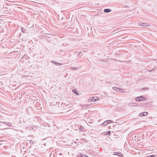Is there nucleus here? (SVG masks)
I'll list each match as a JSON object with an SVG mask.
<instances>
[{
	"label": "nucleus",
	"instance_id": "nucleus-14",
	"mask_svg": "<svg viewBox=\"0 0 157 157\" xmlns=\"http://www.w3.org/2000/svg\"><path fill=\"white\" fill-rule=\"evenodd\" d=\"M54 64L55 65H63L62 63H59L58 62H55Z\"/></svg>",
	"mask_w": 157,
	"mask_h": 157
},
{
	"label": "nucleus",
	"instance_id": "nucleus-31",
	"mask_svg": "<svg viewBox=\"0 0 157 157\" xmlns=\"http://www.w3.org/2000/svg\"><path fill=\"white\" fill-rule=\"evenodd\" d=\"M46 142V141H44V142Z\"/></svg>",
	"mask_w": 157,
	"mask_h": 157
},
{
	"label": "nucleus",
	"instance_id": "nucleus-15",
	"mask_svg": "<svg viewBox=\"0 0 157 157\" xmlns=\"http://www.w3.org/2000/svg\"><path fill=\"white\" fill-rule=\"evenodd\" d=\"M21 31L22 32V33H25V29L24 28L21 27Z\"/></svg>",
	"mask_w": 157,
	"mask_h": 157
},
{
	"label": "nucleus",
	"instance_id": "nucleus-3",
	"mask_svg": "<svg viewBox=\"0 0 157 157\" xmlns=\"http://www.w3.org/2000/svg\"><path fill=\"white\" fill-rule=\"evenodd\" d=\"M139 24L140 25H142L143 26L147 27L149 26V24L146 23L140 22Z\"/></svg>",
	"mask_w": 157,
	"mask_h": 157
},
{
	"label": "nucleus",
	"instance_id": "nucleus-4",
	"mask_svg": "<svg viewBox=\"0 0 157 157\" xmlns=\"http://www.w3.org/2000/svg\"><path fill=\"white\" fill-rule=\"evenodd\" d=\"M32 110V109L31 107L27 108L26 110L27 113H28V115H29L31 113Z\"/></svg>",
	"mask_w": 157,
	"mask_h": 157
},
{
	"label": "nucleus",
	"instance_id": "nucleus-22",
	"mask_svg": "<svg viewBox=\"0 0 157 157\" xmlns=\"http://www.w3.org/2000/svg\"><path fill=\"white\" fill-rule=\"evenodd\" d=\"M155 155H151L147 156V157H155Z\"/></svg>",
	"mask_w": 157,
	"mask_h": 157
},
{
	"label": "nucleus",
	"instance_id": "nucleus-28",
	"mask_svg": "<svg viewBox=\"0 0 157 157\" xmlns=\"http://www.w3.org/2000/svg\"><path fill=\"white\" fill-rule=\"evenodd\" d=\"M40 22H41V21H42V19H41V18H40Z\"/></svg>",
	"mask_w": 157,
	"mask_h": 157
},
{
	"label": "nucleus",
	"instance_id": "nucleus-19",
	"mask_svg": "<svg viewBox=\"0 0 157 157\" xmlns=\"http://www.w3.org/2000/svg\"><path fill=\"white\" fill-rule=\"evenodd\" d=\"M81 140L82 141V143H83V142H85L86 141V140L85 139H82Z\"/></svg>",
	"mask_w": 157,
	"mask_h": 157
},
{
	"label": "nucleus",
	"instance_id": "nucleus-20",
	"mask_svg": "<svg viewBox=\"0 0 157 157\" xmlns=\"http://www.w3.org/2000/svg\"><path fill=\"white\" fill-rule=\"evenodd\" d=\"M71 69L72 70H76L77 69V68L76 67H71Z\"/></svg>",
	"mask_w": 157,
	"mask_h": 157
},
{
	"label": "nucleus",
	"instance_id": "nucleus-16",
	"mask_svg": "<svg viewBox=\"0 0 157 157\" xmlns=\"http://www.w3.org/2000/svg\"><path fill=\"white\" fill-rule=\"evenodd\" d=\"M136 100L137 101H140V96L137 97L136 99Z\"/></svg>",
	"mask_w": 157,
	"mask_h": 157
},
{
	"label": "nucleus",
	"instance_id": "nucleus-26",
	"mask_svg": "<svg viewBox=\"0 0 157 157\" xmlns=\"http://www.w3.org/2000/svg\"><path fill=\"white\" fill-rule=\"evenodd\" d=\"M156 68L155 67H154L153 69H152L153 71H154V70H155L156 69Z\"/></svg>",
	"mask_w": 157,
	"mask_h": 157
},
{
	"label": "nucleus",
	"instance_id": "nucleus-30",
	"mask_svg": "<svg viewBox=\"0 0 157 157\" xmlns=\"http://www.w3.org/2000/svg\"><path fill=\"white\" fill-rule=\"evenodd\" d=\"M41 18H42L43 20H44V19L42 17H41Z\"/></svg>",
	"mask_w": 157,
	"mask_h": 157
},
{
	"label": "nucleus",
	"instance_id": "nucleus-8",
	"mask_svg": "<svg viewBox=\"0 0 157 157\" xmlns=\"http://www.w3.org/2000/svg\"><path fill=\"white\" fill-rule=\"evenodd\" d=\"M114 155H117L119 157H122L123 156V155L121 153H118V152H116Z\"/></svg>",
	"mask_w": 157,
	"mask_h": 157
},
{
	"label": "nucleus",
	"instance_id": "nucleus-2",
	"mask_svg": "<svg viewBox=\"0 0 157 157\" xmlns=\"http://www.w3.org/2000/svg\"><path fill=\"white\" fill-rule=\"evenodd\" d=\"M113 123V121L111 120H106L102 123L101 125L103 126H105L108 124Z\"/></svg>",
	"mask_w": 157,
	"mask_h": 157
},
{
	"label": "nucleus",
	"instance_id": "nucleus-18",
	"mask_svg": "<svg viewBox=\"0 0 157 157\" xmlns=\"http://www.w3.org/2000/svg\"><path fill=\"white\" fill-rule=\"evenodd\" d=\"M81 52H80L79 53H78V54L77 56H79L80 57H81V56H82V54H81Z\"/></svg>",
	"mask_w": 157,
	"mask_h": 157
},
{
	"label": "nucleus",
	"instance_id": "nucleus-17",
	"mask_svg": "<svg viewBox=\"0 0 157 157\" xmlns=\"http://www.w3.org/2000/svg\"><path fill=\"white\" fill-rule=\"evenodd\" d=\"M83 129H84V128H83V127L82 126H81L79 128V130L81 131H83Z\"/></svg>",
	"mask_w": 157,
	"mask_h": 157
},
{
	"label": "nucleus",
	"instance_id": "nucleus-6",
	"mask_svg": "<svg viewBox=\"0 0 157 157\" xmlns=\"http://www.w3.org/2000/svg\"><path fill=\"white\" fill-rule=\"evenodd\" d=\"M148 114V113L147 112H143V113H140V114H139V116H146Z\"/></svg>",
	"mask_w": 157,
	"mask_h": 157
},
{
	"label": "nucleus",
	"instance_id": "nucleus-11",
	"mask_svg": "<svg viewBox=\"0 0 157 157\" xmlns=\"http://www.w3.org/2000/svg\"><path fill=\"white\" fill-rule=\"evenodd\" d=\"M146 99V98H144L143 96H140V101H145Z\"/></svg>",
	"mask_w": 157,
	"mask_h": 157
},
{
	"label": "nucleus",
	"instance_id": "nucleus-9",
	"mask_svg": "<svg viewBox=\"0 0 157 157\" xmlns=\"http://www.w3.org/2000/svg\"><path fill=\"white\" fill-rule=\"evenodd\" d=\"M111 10L110 9H106L104 10V11L105 13H108L110 12Z\"/></svg>",
	"mask_w": 157,
	"mask_h": 157
},
{
	"label": "nucleus",
	"instance_id": "nucleus-13",
	"mask_svg": "<svg viewBox=\"0 0 157 157\" xmlns=\"http://www.w3.org/2000/svg\"><path fill=\"white\" fill-rule=\"evenodd\" d=\"M80 155L81 157H88L87 155H84L83 153L80 154Z\"/></svg>",
	"mask_w": 157,
	"mask_h": 157
},
{
	"label": "nucleus",
	"instance_id": "nucleus-7",
	"mask_svg": "<svg viewBox=\"0 0 157 157\" xmlns=\"http://www.w3.org/2000/svg\"><path fill=\"white\" fill-rule=\"evenodd\" d=\"M131 106H138V105L136 103H131L129 104V105Z\"/></svg>",
	"mask_w": 157,
	"mask_h": 157
},
{
	"label": "nucleus",
	"instance_id": "nucleus-27",
	"mask_svg": "<svg viewBox=\"0 0 157 157\" xmlns=\"http://www.w3.org/2000/svg\"><path fill=\"white\" fill-rule=\"evenodd\" d=\"M152 71H153L152 69H150V70L149 71V72H151Z\"/></svg>",
	"mask_w": 157,
	"mask_h": 157
},
{
	"label": "nucleus",
	"instance_id": "nucleus-12",
	"mask_svg": "<svg viewBox=\"0 0 157 157\" xmlns=\"http://www.w3.org/2000/svg\"><path fill=\"white\" fill-rule=\"evenodd\" d=\"M73 91L76 95H79V93H78V92H77V90L76 89H74V90H73Z\"/></svg>",
	"mask_w": 157,
	"mask_h": 157
},
{
	"label": "nucleus",
	"instance_id": "nucleus-5",
	"mask_svg": "<svg viewBox=\"0 0 157 157\" xmlns=\"http://www.w3.org/2000/svg\"><path fill=\"white\" fill-rule=\"evenodd\" d=\"M99 99V98L96 96L95 97H93L92 99H90V100H92V101H96L98 100Z\"/></svg>",
	"mask_w": 157,
	"mask_h": 157
},
{
	"label": "nucleus",
	"instance_id": "nucleus-1",
	"mask_svg": "<svg viewBox=\"0 0 157 157\" xmlns=\"http://www.w3.org/2000/svg\"><path fill=\"white\" fill-rule=\"evenodd\" d=\"M48 127L45 125H41L40 126V132H41V133L42 134H43V132L44 133H46L48 130Z\"/></svg>",
	"mask_w": 157,
	"mask_h": 157
},
{
	"label": "nucleus",
	"instance_id": "nucleus-29",
	"mask_svg": "<svg viewBox=\"0 0 157 157\" xmlns=\"http://www.w3.org/2000/svg\"><path fill=\"white\" fill-rule=\"evenodd\" d=\"M33 129V128H32V127H31V128H30V129H31H31Z\"/></svg>",
	"mask_w": 157,
	"mask_h": 157
},
{
	"label": "nucleus",
	"instance_id": "nucleus-21",
	"mask_svg": "<svg viewBox=\"0 0 157 157\" xmlns=\"http://www.w3.org/2000/svg\"><path fill=\"white\" fill-rule=\"evenodd\" d=\"M43 142H41V145L42 146L43 145ZM43 145H44V146H46V143H44V144H43Z\"/></svg>",
	"mask_w": 157,
	"mask_h": 157
},
{
	"label": "nucleus",
	"instance_id": "nucleus-10",
	"mask_svg": "<svg viewBox=\"0 0 157 157\" xmlns=\"http://www.w3.org/2000/svg\"><path fill=\"white\" fill-rule=\"evenodd\" d=\"M111 132L110 131H109L107 132H105L103 133V135H109L110 134Z\"/></svg>",
	"mask_w": 157,
	"mask_h": 157
},
{
	"label": "nucleus",
	"instance_id": "nucleus-25",
	"mask_svg": "<svg viewBox=\"0 0 157 157\" xmlns=\"http://www.w3.org/2000/svg\"><path fill=\"white\" fill-rule=\"evenodd\" d=\"M51 63H55V61H51Z\"/></svg>",
	"mask_w": 157,
	"mask_h": 157
},
{
	"label": "nucleus",
	"instance_id": "nucleus-24",
	"mask_svg": "<svg viewBox=\"0 0 157 157\" xmlns=\"http://www.w3.org/2000/svg\"><path fill=\"white\" fill-rule=\"evenodd\" d=\"M117 88V87H113V90H116V89Z\"/></svg>",
	"mask_w": 157,
	"mask_h": 157
},
{
	"label": "nucleus",
	"instance_id": "nucleus-23",
	"mask_svg": "<svg viewBox=\"0 0 157 157\" xmlns=\"http://www.w3.org/2000/svg\"><path fill=\"white\" fill-rule=\"evenodd\" d=\"M41 141H43L44 140H45L46 139V138L43 139V138H41Z\"/></svg>",
	"mask_w": 157,
	"mask_h": 157
}]
</instances>
